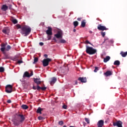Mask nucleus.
<instances>
[{
    "mask_svg": "<svg viewBox=\"0 0 127 127\" xmlns=\"http://www.w3.org/2000/svg\"><path fill=\"white\" fill-rule=\"evenodd\" d=\"M101 34L103 37H105V35H106V33L104 32H101Z\"/></svg>",
    "mask_w": 127,
    "mask_h": 127,
    "instance_id": "34",
    "label": "nucleus"
},
{
    "mask_svg": "<svg viewBox=\"0 0 127 127\" xmlns=\"http://www.w3.org/2000/svg\"><path fill=\"white\" fill-rule=\"evenodd\" d=\"M4 72V68L2 66L0 67V72L2 73Z\"/></svg>",
    "mask_w": 127,
    "mask_h": 127,
    "instance_id": "29",
    "label": "nucleus"
},
{
    "mask_svg": "<svg viewBox=\"0 0 127 127\" xmlns=\"http://www.w3.org/2000/svg\"><path fill=\"white\" fill-rule=\"evenodd\" d=\"M34 81L37 85H40V84H41V80L40 79V78H34Z\"/></svg>",
    "mask_w": 127,
    "mask_h": 127,
    "instance_id": "15",
    "label": "nucleus"
},
{
    "mask_svg": "<svg viewBox=\"0 0 127 127\" xmlns=\"http://www.w3.org/2000/svg\"><path fill=\"white\" fill-rule=\"evenodd\" d=\"M110 59H111V57L110 56H106V57L104 59L103 61L104 63H107L108 61H110Z\"/></svg>",
    "mask_w": 127,
    "mask_h": 127,
    "instance_id": "20",
    "label": "nucleus"
},
{
    "mask_svg": "<svg viewBox=\"0 0 127 127\" xmlns=\"http://www.w3.org/2000/svg\"><path fill=\"white\" fill-rule=\"evenodd\" d=\"M121 64V62H120V61H115L114 63V65H115L116 66H120V64Z\"/></svg>",
    "mask_w": 127,
    "mask_h": 127,
    "instance_id": "21",
    "label": "nucleus"
},
{
    "mask_svg": "<svg viewBox=\"0 0 127 127\" xmlns=\"http://www.w3.org/2000/svg\"><path fill=\"white\" fill-rule=\"evenodd\" d=\"M57 81V78L56 77H53L51 79V81H50V84L51 85V86H53V85H54V84H55V83H56Z\"/></svg>",
    "mask_w": 127,
    "mask_h": 127,
    "instance_id": "14",
    "label": "nucleus"
},
{
    "mask_svg": "<svg viewBox=\"0 0 127 127\" xmlns=\"http://www.w3.org/2000/svg\"><path fill=\"white\" fill-rule=\"evenodd\" d=\"M16 116L17 120H19L21 123H23L25 120V117H24V116L22 114H17Z\"/></svg>",
    "mask_w": 127,
    "mask_h": 127,
    "instance_id": "6",
    "label": "nucleus"
},
{
    "mask_svg": "<svg viewBox=\"0 0 127 127\" xmlns=\"http://www.w3.org/2000/svg\"><path fill=\"white\" fill-rule=\"evenodd\" d=\"M17 63L18 64H21V63H23V62L22 61H18Z\"/></svg>",
    "mask_w": 127,
    "mask_h": 127,
    "instance_id": "39",
    "label": "nucleus"
},
{
    "mask_svg": "<svg viewBox=\"0 0 127 127\" xmlns=\"http://www.w3.org/2000/svg\"><path fill=\"white\" fill-rule=\"evenodd\" d=\"M0 46H1L0 51H1L2 53H3V54H4V55L2 59H4V60L7 59V58H8V57L6 55L5 51H8L9 50H10L11 49V47L9 45H7V43H2L0 45Z\"/></svg>",
    "mask_w": 127,
    "mask_h": 127,
    "instance_id": "2",
    "label": "nucleus"
},
{
    "mask_svg": "<svg viewBox=\"0 0 127 127\" xmlns=\"http://www.w3.org/2000/svg\"><path fill=\"white\" fill-rule=\"evenodd\" d=\"M1 9L2 10H3V11H6V10H7V9H8V6H7L6 5L4 4L2 5Z\"/></svg>",
    "mask_w": 127,
    "mask_h": 127,
    "instance_id": "19",
    "label": "nucleus"
},
{
    "mask_svg": "<svg viewBox=\"0 0 127 127\" xmlns=\"http://www.w3.org/2000/svg\"><path fill=\"white\" fill-rule=\"evenodd\" d=\"M17 28H21V33L24 36L29 35V34L31 32V28L27 25L21 26L19 24H17Z\"/></svg>",
    "mask_w": 127,
    "mask_h": 127,
    "instance_id": "1",
    "label": "nucleus"
},
{
    "mask_svg": "<svg viewBox=\"0 0 127 127\" xmlns=\"http://www.w3.org/2000/svg\"><path fill=\"white\" fill-rule=\"evenodd\" d=\"M63 127H67V126H66V125H64L63 126Z\"/></svg>",
    "mask_w": 127,
    "mask_h": 127,
    "instance_id": "49",
    "label": "nucleus"
},
{
    "mask_svg": "<svg viewBox=\"0 0 127 127\" xmlns=\"http://www.w3.org/2000/svg\"><path fill=\"white\" fill-rule=\"evenodd\" d=\"M85 44H90L91 45H92V44L88 40H86L85 42Z\"/></svg>",
    "mask_w": 127,
    "mask_h": 127,
    "instance_id": "37",
    "label": "nucleus"
},
{
    "mask_svg": "<svg viewBox=\"0 0 127 127\" xmlns=\"http://www.w3.org/2000/svg\"><path fill=\"white\" fill-rule=\"evenodd\" d=\"M33 75V72L31 71L30 74H29L30 77Z\"/></svg>",
    "mask_w": 127,
    "mask_h": 127,
    "instance_id": "43",
    "label": "nucleus"
},
{
    "mask_svg": "<svg viewBox=\"0 0 127 127\" xmlns=\"http://www.w3.org/2000/svg\"><path fill=\"white\" fill-rule=\"evenodd\" d=\"M104 126V121L100 120L97 123V127H103Z\"/></svg>",
    "mask_w": 127,
    "mask_h": 127,
    "instance_id": "17",
    "label": "nucleus"
},
{
    "mask_svg": "<svg viewBox=\"0 0 127 127\" xmlns=\"http://www.w3.org/2000/svg\"><path fill=\"white\" fill-rule=\"evenodd\" d=\"M43 111V109H41V108L39 107L37 110V114H41V112Z\"/></svg>",
    "mask_w": 127,
    "mask_h": 127,
    "instance_id": "26",
    "label": "nucleus"
},
{
    "mask_svg": "<svg viewBox=\"0 0 127 127\" xmlns=\"http://www.w3.org/2000/svg\"><path fill=\"white\" fill-rule=\"evenodd\" d=\"M81 27H85L86 26V20H83L81 21Z\"/></svg>",
    "mask_w": 127,
    "mask_h": 127,
    "instance_id": "22",
    "label": "nucleus"
},
{
    "mask_svg": "<svg viewBox=\"0 0 127 127\" xmlns=\"http://www.w3.org/2000/svg\"><path fill=\"white\" fill-rule=\"evenodd\" d=\"M39 45L41 46H43V45H44V43H42V42H40L39 43Z\"/></svg>",
    "mask_w": 127,
    "mask_h": 127,
    "instance_id": "41",
    "label": "nucleus"
},
{
    "mask_svg": "<svg viewBox=\"0 0 127 127\" xmlns=\"http://www.w3.org/2000/svg\"><path fill=\"white\" fill-rule=\"evenodd\" d=\"M33 90H38V91H40L41 90L42 91H45V90L47 89V87L45 86L44 87H40L39 85H37L36 86H33Z\"/></svg>",
    "mask_w": 127,
    "mask_h": 127,
    "instance_id": "8",
    "label": "nucleus"
},
{
    "mask_svg": "<svg viewBox=\"0 0 127 127\" xmlns=\"http://www.w3.org/2000/svg\"><path fill=\"white\" fill-rule=\"evenodd\" d=\"M89 33H90L91 34V33H93V32H92V31H90Z\"/></svg>",
    "mask_w": 127,
    "mask_h": 127,
    "instance_id": "48",
    "label": "nucleus"
},
{
    "mask_svg": "<svg viewBox=\"0 0 127 127\" xmlns=\"http://www.w3.org/2000/svg\"><path fill=\"white\" fill-rule=\"evenodd\" d=\"M78 80L80 81L81 83H87V78L86 77H79Z\"/></svg>",
    "mask_w": 127,
    "mask_h": 127,
    "instance_id": "13",
    "label": "nucleus"
},
{
    "mask_svg": "<svg viewBox=\"0 0 127 127\" xmlns=\"http://www.w3.org/2000/svg\"><path fill=\"white\" fill-rule=\"evenodd\" d=\"M81 19H82V18H77V20L78 21H81Z\"/></svg>",
    "mask_w": 127,
    "mask_h": 127,
    "instance_id": "46",
    "label": "nucleus"
},
{
    "mask_svg": "<svg viewBox=\"0 0 127 127\" xmlns=\"http://www.w3.org/2000/svg\"><path fill=\"white\" fill-rule=\"evenodd\" d=\"M12 22L14 24H16V23H17L18 21H17V20H16V19H14L12 20Z\"/></svg>",
    "mask_w": 127,
    "mask_h": 127,
    "instance_id": "30",
    "label": "nucleus"
},
{
    "mask_svg": "<svg viewBox=\"0 0 127 127\" xmlns=\"http://www.w3.org/2000/svg\"><path fill=\"white\" fill-rule=\"evenodd\" d=\"M120 54L122 56V57H126L127 55V52H121Z\"/></svg>",
    "mask_w": 127,
    "mask_h": 127,
    "instance_id": "23",
    "label": "nucleus"
},
{
    "mask_svg": "<svg viewBox=\"0 0 127 127\" xmlns=\"http://www.w3.org/2000/svg\"><path fill=\"white\" fill-rule=\"evenodd\" d=\"M38 120H39V121H42V120H43V117H41V116H39L38 117Z\"/></svg>",
    "mask_w": 127,
    "mask_h": 127,
    "instance_id": "36",
    "label": "nucleus"
},
{
    "mask_svg": "<svg viewBox=\"0 0 127 127\" xmlns=\"http://www.w3.org/2000/svg\"><path fill=\"white\" fill-rule=\"evenodd\" d=\"M37 62H38V58H34V62L33 63V64H36V63H37Z\"/></svg>",
    "mask_w": 127,
    "mask_h": 127,
    "instance_id": "28",
    "label": "nucleus"
},
{
    "mask_svg": "<svg viewBox=\"0 0 127 127\" xmlns=\"http://www.w3.org/2000/svg\"><path fill=\"white\" fill-rule=\"evenodd\" d=\"M59 125H60V126H63V125H64V122H63V121H60L59 122Z\"/></svg>",
    "mask_w": 127,
    "mask_h": 127,
    "instance_id": "33",
    "label": "nucleus"
},
{
    "mask_svg": "<svg viewBox=\"0 0 127 127\" xmlns=\"http://www.w3.org/2000/svg\"><path fill=\"white\" fill-rule=\"evenodd\" d=\"M85 52L87 54H89V55H94V54L97 53V50L94 49L92 47H89L88 45H86Z\"/></svg>",
    "mask_w": 127,
    "mask_h": 127,
    "instance_id": "3",
    "label": "nucleus"
},
{
    "mask_svg": "<svg viewBox=\"0 0 127 127\" xmlns=\"http://www.w3.org/2000/svg\"><path fill=\"white\" fill-rule=\"evenodd\" d=\"M73 32H75L76 31V29H73Z\"/></svg>",
    "mask_w": 127,
    "mask_h": 127,
    "instance_id": "47",
    "label": "nucleus"
},
{
    "mask_svg": "<svg viewBox=\"0 0 127 127\" xmlns=\"http://www.w3.org/2000/svg\"><path fill=\"white\" fill-rule=\"evenodd\" d=\"M97 29L98 30H101L104 31V30H109V28L106 27L105 26L102 25V24H99L97 26Z\"/></svg>",
    "mask_w": 127,
    "mask_h": 127,
    "instance_id": "9",
    "label": "nucleus"
},
{
    "mask_svg": "<svg viewBox=\"0 0 127 127\" xmlns=\"http://www.w3.org/2000/svg\"><path fill=\"white\" fill-rule=\"evenodd\" d=\"M63 35V32L61 30H60L58 31L57 33L55 35L56 38H62Z\"/></svg>",
    "mask_w": 127,
    "mask_h": 127,
    "instance_id": "10",
    "label": "nucleus"
},
{
    "mask_svg": "<svg viewBox=\"0 0 127 127\" xmlns=\"http://www.w3.org/2000/svg\"><path fill=\"white\" fill-rule=\"evenodd\" d=\"M98 71H99V67L97 66L95 67V69L94 70V72H95V73H97Z\"/></svg>",
    "mask_w": 127,
    "mask_h": 127,
    "instance_id": "31",
    "label": "nucleus"
},
{
    "mask_svg": "<svg viewBox=\"0 0 127 127\" xmlns=\"http://www.w3.org/2000/svg\"><path fill=\"white\" fill-rule=\"evenodd\" d=\"M104 75L106 76V77H109V76H112V75H113V71L111 70H108L104 73Z\"/></svg>",
    "mask_w": 127,
    "mask_h": 127,
    "instance_id": "16",
    "label": "nucleus"
},
{
    "mask_svg": "<svg viewBox=\"0 0 127 127\" xmlns=\"http://www.w3.org/2000/svg\"><path fill=\"white\" fill-rule=\"evenodd\" d=\"M60 43H66V41L64 39H61L60 41Z\"/></svg>",
    "mask_w": 127,
    "mask_h": 127,
    "instance_id": "32",
    "label": "nucleus"
},
{
    "mask_svg": "<svg viewBox=\"0 0 127 127\" xmlns=\"http://www.w3.org/2000/svg\"><path fill=\"white\" fill-rule=\"evenodd\" d=\"M63 109H64V110H66L67 109V105H64L63 106Z\"/></svg>",
    "mask_w": 127,
    "mask_h": 127,
    "instance_id": "38",
    "label": "nucleus"
},
{
    "mask_svg": "<svg viewBox=\"0 0 127 127\" xmlns=\"http://www.w3.org/2000/svg\"><path fill=\"white\" fill-rule=\"evenodd\" d=\"M54 40H56V39H55V38H54Z\"/></svg>",
    "mask_w": 127,
    "mask_h": 127,
    "instance_id": "50",
    "label": "nucleus"
},
{
    "mask_svg": "<svg viewBox=\"0 0 127 127\" xmlns=\"http://www.w3.org/2000/svg\"><path fill=\"white\" fill-rule=\"evenodd\" d=\"M2 32L4 34H7L8 35V33H9V30L7 28H4L2 29Z\"/></svg>",
    "mask_w": 127,
    "mask_h": 127,
    "instance_id": "18",
    "label": "nucleus"
},
{
    "mask_svg": "<svg viewBox=\"0 0 127 127\" xmlns=\"http://www.w3.org/2000/svg\"><path fill=\"white\" fill-rule=\"evenodd\" d=\"M44 56L45 58H47L48 57V55H47V54H45Z\"/></svg>",
    "mask_w": 127,
    "mask_h": 127,
    "instance_id": "45",
    "label": "nucleus"
},
{
    "mask_svg": "<svg viewBox=\"0 0 127 127\" xmlns=\"http://www.w3.org/2000/svg\"><path fill=\"white\" fill-rule=\"evenodd\" d=\"M51 61H52L51 59L47 58L44 59L42 61L43 66H44V67H47V66L49 65V62H51Z\"/></svg>",
    "mask_w": 127,
    "mask_h": 127,
    "instance_id": "5",
    "label": "nucleus"
},
{
    "mask_svg": "<svg viewBox=\"0 0 127 127\" xmlns=\"http://www.w3.org/2000/svg\"><path fill=\"white\" fill-rule=\"evenodd\" d=\"M21 108L23 110H27V109H28V106L26 105L23 104L21 106Z\"/></svg>",
    "mask_w": 127,
    "mask_h": 127,
    "instance_id": "24",
    "label": "nucleus"
},
{
    "mask_svg": "<svg viewBox=\"0 0 127 127\" xmlns=\"http://www.w3.org/2000/svg\"><path fill=\"white\" fill-rule=\"evenodd\" d=\"M5 92L9 94L12 92V86L11 85H7L5 87Z\"/></svg>",
    "mask_w": 127,
    "mask_h": 127,
    "instance_id": "7",
    "label": "nucleus"
},
{
    "mask_svg": "<svg viewBox=\"0 0 127 127\" xmlns=\"http://www.w3.org/2000/svg\"><path fill=\"white\" fill-rule=\"evenodd\" d=\"M13 123L15 127H18V126H19L20 125V121L17 118L13 121Z\"/></svg>",
    "mask_w": 127,
    "mask_h": 127,
    "instance_id": "12",
    "label": "nucleus"
},
{
    "mask_svg": "<svg viewBox=\"0 0 127 127\" xmlns=\"http://www.w3.org/2000/svg\"><path fill=\"white\" fill-rule=\"evenodd\" d=\"M78 84V81L77 80L74 81V85H77Z\"/></svg>",
    "mask_w": 127,
    "mask_h": 127,
    "instance_id": "44",
    "label": "nucleus"
},
{
    "mask_svg": "<svg viewBox=\"0 0 127 127\" xmlns=\"http://www.w3.org/2000/svg\"><path fill=\"white\" fill-rule=\"evenodd\" d=\"M7 103H8V104H10V103H11V100L8 99V100L7 101Z\"/></svg>",
    "mask_w": 127,
    "mask_h": 127,
    "instance_id": "42",
    "label": "nucleus"
},
{
    "mask_svg": "<svg viewBox=\"0 0 127 127\" xmlns=\"http://www.w3.org/2000/svg\"><path fill=\"white\" fill-rule=\"evenodd\" d=\"M85 120L87 124H90V120L88 118H85Z\"/></svg>",
    "mask_w": 127,
    "mask_h": 127,
    "instance_id": "35",
    "label": "nucleus"
},
{
    "mask_svg": "<svg viewBox=\"0 0 127 127\" xmlns=\"http://www.w3.org/2000/svg\"><path fill=\"white\" fill-rule=\"evenodd\" d=\"M23 77H27L28 78H29V77H30V75H29V73L27 71L25 72Z\"/></svg>",
    "mask_w": 127,
    "mask_h": 127,
    "instance_id": "25",
    "label": "nucleus"
},
{
    "mask_svg": "<svg viewBox=\"0 0 127 127\" xmlns=\"http://www.w3.org/2000/svg\"><path fill=\"white\" fill-rule=\"evenodd\" d=\"M9 9H12V5L10 4V5H9Z\"/></svg>",
    "mask_w": 127,
    "mask_h": 127,
    "instance_id": "40",
    "label": "nucleus"
},
{
    "mask_svg": "<svg viewBox=\"0 0 127 127\" xmlns=\"http://www.w3.org/2000/svg\"><path fill=\"white\" fill-rule=\"evenodd\" d=\"M114 127H123V122L121 121L113 123Z\"/></svg>",
    "mask_w": 127,
    "mask_h": 127,
    "instance_id": "11",
    "label": "nucleus"
},
{
    "mask_svg": "<svg viewBox=\"0 0 127 127\" xmlns=\"http://www.w3.org/2000/svg\"><path fill=\"white\" fill-rule=\"evenodd\" d=\"M46 34H47L48 40H51V38L53 33H52V28L51 27H48V29L46 31Z\"/></svg>",
    "mask_w": 127,
    "mask_h": 127,
    "instance_id": "4",
    "label": "nucleus"
},
{
    "mask_svg": "<svg viewBox=\"0 0 127 127\" xmlns=\"http://www.w3.org/2000/svg\"><path fill=\"white\" fill-rule=\"evenodd\" d=\"M73 25H74V27H77V26L79 25V22H78V21H74Z\"/></svg>",
    "mask_w": 127,
    "mask_h": 127,
    "instance_id": "27",
    "label": "nucleus"
}]
</instances>
